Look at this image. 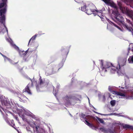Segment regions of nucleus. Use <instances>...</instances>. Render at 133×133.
Masks as SVG:
<instances>
[{"label":"nucleus","instance_id":"23","mask_svg":"<svg viewBox=\"0 0 133 133\" xmlns=\"http://www.w3.org/2000/svg\"><path fill=\"white\" fill-rule=\"evenodd\" d=\"M97 121H98L101 123L102 124H104V121L101 118L98 117H97Z\"/></svg>","mask_w":133,"mask_h":133},{"label":"nucleus","instance_id":"13","mask_svg":"<svg viewBox=\"0 0 133 133\" xmlns=\"http://www.w3.org/2000/svg\"><path fill=\"white\" fill-rule=\"evenodd\" d=\"M119 124L122 126L123 128L124 129H129L133 130V126H132L128 124L123 125V124H121V123Z\"/></svg>","mask_w":133,"mask_h":133},{"label":"nucleus","instance_id":"25","mask_svg":"<svg viewBox=\"0 0 133 133\" xmlns=\"http://www.w3.org/2000/svg\"><path fill=\"white\" fill-rule=\"evenodd\" d=\"M115 103L116 101L115 100H111L110 101L111 104L112 106H114L115 105Z\"/></svg>","mask_w":133,"mask_h":133},{"label":"nucleus","instance_id":"9","mask_svg":"<svg viewBox=\"0 0 133 133\" xmlns=\"http://www.w3.org/2000/svg\"><path fill=\"white\" fill-rule=\"evenodd\" d=\"M45 83L44 80H43L41 78V77L39 79V81L38 83V84L37 85H36V88L37 90H39V87H42L43 85H44Z\"/></svg>","mask_w":133,"mask_h":133},{"label":"nucleus","instance_id":"38","mask_svg":"<svg viewBox=\"0 0 133 133\" xmlns=\"http://www.w3.org/2000/svg\"><path fill=\"white\" fill-rule=\"evenodd\" d=\"M1 103L3 105H5V103H4L3 101H2Z\"/></svg>","mask_w":133,"mask_h":133},{"label":"nucleus","instance_id":"39","mask_svg":"<svg viewBox=\"0 0 133 133\" xmlns=\"http://www.w3.org/2000/svg\"><path fill=\"white\" fill-rule=\"evenodd\" d=\"M97 14H102L101 12H102V11H101L100 12H98V11H97Z\"/></svg>","mask_w":133,"mask_h":133},{"label":"nucleus","instance_id":"35","mask_svg":"<svg viewBox=\"0 0 133 133\" xmlns=\"http://www.w3.org/2000/svg\"><path fill=\"white\" fill-rule=\"evenodd\" d=\"M5 120L6 121V122L8 123L9 124L10 122H9V121L8 120V119L7 118H6L5 119Z\"/></svg>","mask_w":133,"mask_h":133},{"label":"nucleus","instance_id":"22","mask_svg":"<svg viewBox=\"0 0 133 133\" xmlns=\"http://www.w3.org/2000/svg\"><path fill=\"white\" fill-rule=\"evenodd\" d=\"M129 63H133V56L130 57L128 59Z\"/></svg>","mask_w":133,"mask_h":133},{"label":"nucleus","instance_id":"5","mask_svg":"<svg viewBox=\"0 0 133 133\" xmlns=\"http://www.w3.org/2000/svg\"><path fill=\"white\" fill-rule=\"evenodd\" d=\"M106 4L110 6L111 7L114 8L116 10H117V7L116 5L113 2H110V0H102Z\"/></svg>","mask_w":133,"mask_h":133},{"label":"nucleus","instance_id":"42","mask_svg":"<svg viewBox=\"0 0 133 133\" xmlns=\"http://www.w3.org/2000/svg\"><path fill=\"white\" fill-rule=\"evenodd\" d=\"M121 88H122L123 89H124L125 88L124 87H122Z\"/></svg>","mask_w":133,"mask_h":133},{"label":"nucleus","instance_id":"15","mask_svg":"<svg viewBox=\"0 0 133 133\" xmlns=\"http://www.w3.org/2000/svg\"><path fill=\"white\" fill-rule=\"evenodd\" d=\"M112 68H111L110 71L112 72H114L117 71V70L118 71H119L120 72V69H119L118 68V67H115L114 66H112Z\"/></svg>","mask_w":133,"mask_h":133},{"label":"nucleus","instance_id":"1","mask_svg":"<svg viewBox=\"0 0 133 133\" xmlns=\"http://www.w3.org/2000/svg\"><path fill=\"white\" fill-rule=\"evenodd\" d=\"M119 9L123 13H126L133 20V11L129 10L128 8L122 6L121 3L119 2L118 3Z\"/></svg>","mask_w":133,"mask_h":133},{"label":"nucleus","instance_id":"8","mask_svg":"<svg viewBox=\"0 0 133 133\" xmlns=\"http://www.w3.org/2000/svg\"><path fill=\"white\" fill-rule=\"evenodd\" d=\"M87 9L85 12L88 15L91 14L93 12H95V10L92 9V6L91 5L87 6Z\"/></svg>","mask_w":133,"mask_h":133},{"label":"nucleus","instance_id":"37","mask_svg":"<svg viewBox=\"0 0 133 133\" xmlns=\"http://www.w3.org/2000/svg\"><path fill=\"white\" fill-rule=\"evenodd\" d=\"M35 125V124H32V125L30 124V125H31V127H32V128H33L34 129V127H35L34 125Z\"/></svg>","mask_w":133,"mask_h":133},{"label":"nucleus","instance_id":"34","mask_svg":"<svg viewBox=\"0 0 133 133\" xmlns=\"http://www.w3.org/2000/svg\"><path fill=\"white\" fill-rule=\"evenodd\" d=\"M108 89H109V91H110L111 92H113V94H114V92H113V91H112V90L111 89V88H110V87H109V88Z\"/></svg>","mask_w":133,"mask_h":133},{"label":"nucleus","instance_id":"27","mask_svg":"<svg viewBox=\"0 0 133 133\" xmlns=\"http://www.w3.org/2000/svg\"><path fill=\"white\" fill-rule=\"evenodd\" d=\"M111 23L115 27H117V28L119 29V30H121L120 28V27L118 26V25L115 24L114 23L112 22H111Z\"/></svg>","mask_w":133,"mask_h":133},{"label":"nucleus","instance_id":"29","mask_svg":"<svg viewBox=\"0 0 133 133\" xmlns=\"http://www.w3.org/2000/svg\"><path fill=\"white\" fill-rule=\"evenodd\" d=\"M99 129L100 130H102V131L103 132H105L106 131L105 129L104 128H100Z\"/></svg>","mask_w":133,"mask_h":133},{"label":"nucleus","instance_id":"28","mask_svg":"<svg viewBox=\"0 0 133 133\" xmlns=\"http://www.w3.org/2000/svg\"><path fill=\"white\" fill-rule=\"evenodd\" d=\"M15 49L17 50V51L19 52V51H20L21 50H19V48L17 46H15Z\"/></svg>","mask_w":133,"mask_h":133},{"label":"nucleus","instance_id":"40","mask_svg":"<svg viewBox=\"0 0 133 133\" xmlns=\"http://www.w3.org/2000/svg\"><path fill=\"white\" fill-rule=\"evenodd\" d=\"M29 79H30V81H31V84L32 85V79L30 78H29Z\"/></svg>","mask_w":133,"mask_h":133},{"label":"nucleus","instance_id":"43","mask_svg":"<svg viewBox=\"0 0 133 133\" xmlns=\"http://www.w3.org/2000/svg\"><path fill=\"white\" fill-rule=\"evenodd\" d=\"M17 118H18L17 117L16 118V119H17Z\"/></svg>","mask_w":133,"mask_h":133},{"label":"nucleus","instance_id":"3","mask_svg":"<svg viewBox=\"0 0 133 133\" xmlns=\"http://www.w3.org/2000/svg\"><path fill=\"white\" fill-rule=\"evenodd\" d=\"M112 14L115 15V18L116 19V21L122 23L123 20V17L120 14L117 10L116 11H113Z\"/></svg>","mask_w":133,"mask_h":133},{"label":"nucleus","instance_id":"32","mask_svg":"<svg viewBox=\"0 0 133 133\" xmlns=\"http://www.w3.org/2000/svg\"><path fill=\"white\" fill-rule=\"evenodd\" d=\"M63 65V63L62 62L61 63H60L59 64V66H62Z\"/></svg>","mask_w":133,"mask_h":133},{"label":"nucleus","instance_id":"44","mask_svg":"<svg viewBox=\"0 0 133 133\" xmlns=\"http://www.w3.org/2000/svg\"><path fill=\"white\" fill-rule=\"evenodd\" d=\"M85 119H87L86 118H85Z\"/></svg>","mask_w":133,"mask_h":133},{"label":"nucleus","instance_id":"10","mask_svg":"<svg viewBox=\"0 0 133 133\" xmlns=\"http://www.w3.org/2000/svg\"><path fill=\"white\" fill-rule=\"evenodd\" d=\"M85 124L87 125L89 127L91 128L92 129L95 130H96L97 129V128L96 126H95L92 124L89 123L86 120H85Z\"/></svg>","mask_w":133,"mask_h":133},{"label":"nucleus","instance_id":"7","mask_svg":"<svg viewBox=\"0 0 133 133\" xmlns=\"http://www.w3.org/2000/svg\"><path fill=\"white\" fill-rule=\"evenodd\" d=\"M61 51H62V55L63 57H64L65 58L64 60V59H63V60L64 62L65 60V58L67 57V56L69 52L68 50V49L66 48L65 49L64 48H62L61 49Z\"/></svg>","mask_w":133,"mask_h":133},{"label":"nucleus","instance_id":"30","mask_svg":"<svg viewBox=\"0 0 133 133\" xmlns=\"http://www.w3.org/2000/svg\"><path fill=\"white\" fill-rule=\"evenodd\" d=\"M81 117L83 118H84V117L85 116V114H83V113H82L81 115Z\"/></svg>","mask_w":133,"mask_h":133},{"label":"nucleus","instance_id":"21","mask_svg":"<svg viewBox=\"0 0 133 133\" xmlns=\"http://www.w3.org/2000/svg\"><path fill=\"white\" fill-rule=\"evenodd\" d=\"M26 115L32 118H33L35 116L31 112H26Z\"/></svg>","mask_w":133,"mask_h":133},{"label":"nucleus","instance_id":"19","mask_svg":"<svg viewBox=\"0 0 133 133\" xmlns=\"http://www.w3.org/2000/svg\"><path fill=\"white\" fill-rule=\"evenodd\" d=\"M3 3H0V8L3 7L4 5H6V2L7 0H2Z\"/></svg>","mask_w":133,"mask_h":133},{"label":"nucleus","instance_id":"24","mask_svg":"<svg viewBox=\"0 0 133 133\" xmlns=\"http://www.w3.org/2000/svg\"><path fill=\"white\" fill-rule=\"evenodd\" d=\"M87 9V6L86 5H84V6H82L81 10L82 11H86Z\"/></svg>","mask_w":133,"mask_h":133},{"label":"nucleus","instance_id":"14","mask_svg":"<svg viewBox=\"0 0 133 133\" xmlns=\"http://www.w3.org/2000/svg\"><path fill=\"white\" fill-rule=\"evenodd\" d=\"M35 130L37 133H41L43 131V129L40 128L39 126H36Z\"/></svg>","mask_w":133,"mask_h":133},{"label":"nucleus","instance_id":"6","mask_svg":"<svg viewBox=\"0 0 133 133\" xmlns=\"http://www.w3.org/2000/svg\"><path fill=\"white\" fill-rule=\"evenodd\" d=\"M101 65L103 69L108 68L113 66V65L110 63L105 62L104 64L103 62V61L101 60Z\"/></svg>","mask_w":133,"mask_h":133},{"label":"nucleus","instance_id":"45","mask_svg":"<svg viewBox=\"0 0 133 133\" xmlns=\"http://www.w3.org/2000/svg\"><path fill=\"white\" fill-rule=\"evenodd\" d=\"M126 87V88H126V89H127V88Z\"/></svg>","mask_w":133,"mask_h":133},{"label":"nucleus","instance_id":"41","mask_svg":"<svg viewBox=\"0 0 133 133\" xmlns=\"http://www.w3.org/2000/svg\"><path fill=\"white\" fill-rule=\"evenodd\" d=\"M1 54L2 55L3 57H5V56L4 55H3V54H1Z\"/></svg>","mask_w":133,"mask_h":133},{"label":"nucleus","instance_id":"11","mask_svg":"<svg viewBox=\"0 0 133 133\" xmlns=\"http://www.w3.org/2000/svg\"><path fill=\"white\" fill-rule=\"evenodd\" d=\"M126 62L124 59H121L118 62V68L120 69L121 67L123 66L125 64Z\"/></svg>","mask_w":133,"mask_h":133},{"label":"nucleus","instance_id":"4","mask_svg":"<svg viewBox=\"0 0 133 133\" xmlns=\"http://www.w3.org/2000/svg\"><path fill=\"white\" fill-rule=\"evenodd\" d=\"M6 11V8L5 7L3 9L0 10V15L1 16L0 17V22L2 24L5 20V17L4 15L2 16L3 14H4Z\"/></svg>","mask_w":133,"mask_h":133},{"label":"nucleus","instance_id":"12","mask_svg":"<svg viewBox=\"0 0 133 133\" xmlns=\"http://www.w3.org/2000/svg\"><path fill=\"white\" fill-rule=\"evenodd\" d=\"M29 84H28L26 86L25 88L23 90V92H27L29 94L31 95L32 94V93L29 88Z\"/></svg>","mask_w":133,"mask_h":133},{"label":"nucleus","instance_id":"18","mask_svg":"<svg viewBox=\"0 0 133 133\" xmlns=\"http://www.w3.org/2000/svg\"><path fill=\"white\" fill-rule=\"evenodd\" d=\"M113 92H114L115 94H117L118 95L120 96L121 97H124L126 96L124 94L122 93L121 92H119L114 91H113Z\"/></svg>","mask_w":133,"mask_h":133},{"label":"nucleus","instance_id":"31","mask_svg":"<svg viewBox=\"0 0 133 133\" xmlns=\"http://www.w3.org/2000/svg\"><path fill=\"white\" fill-rule=\"evenodd\" d=\"M126 20H127V21L128 23L129 24H131L130 21V20L128 19H126Z\"/></svg>","mask_w":133,"mask_h":133},{"label":"nucleus","instance_id":"17","mask_svg":"<svg viewBox=\"0 0 133 133\" xmlns=\"http://www.w3.org/2000/svg\"><path fill=\"white\" fill-rule=\"evenodd\" d=\"M37 35H35L31 37L29 41V44H31L32 43L34 42V41L36 38Z\"/></svg>","mask_w":133,"mask_h":133},{"label":"nucleus","instance_id":"20","mask_svg":"<svg viewBox=\"0 0 133 133\" xmlns=\"http://www.w3.org/2000/svg\"><path fill=\"white\" fill-rule=\"evenodd\" d=\"M9 124L11 125L13 128H14V129H16L17 127L15 125V123L14 122L13 120H11Z\"/></svg>","mask_w":133,"mask_h":133},{"label":"nucleus","instance_id":"26","mask_svg":"<svg viewBox=\"0 0 133 133\" xmlns=\"http://www.w3.org/2000/svg\"><path fill=\"white\" fill-rule=\"evenodd\" d=\"M124 1L125 2L133 4V0H124Z\"/></svg>","mask_w":133,"mask_h":133},{"label":"nucleus","instance_id":"16","mask_svg":"<svg viewBox=\"0 0 133 133\" xmlns=\"http://www.w3.org/2000/svg\"><path fill=\"white\" fill-rule=\"evenodd\" d=\"M28 50H26L25 51H22L20 50L19 51V54L21 56H25L27 53L28 52Z\"/></svg>","mask_w":133,"mask_h":133},{"label":"nucleus","instance_id":"33","mask_svg":"<svg viewBox=\"0 0 133 133\" xmlns=\"http://www.w3.org/2000/svg\"><path fill=\"white\" fill-rule=\"evenodd\" d=\"M45 74L46 76H49L51 75V74H49L47 72H46Z\"/></svg>","mask_w":133,"mask_h":133},{"label":"nucleus","instance_id":"2","mask_svg":"<svg viewBox=\"0 0 133 133\" xmlns=\"http://www.w3.org/2000/svg\"><path fill=\"white\" fill-rule=\"evenodd\" d=\"M81 96L79 95H76L75 96H72L70 95L68 96L66 95V96L64 97V98L65 100L66 103L68 104H70V100L71 99L74 100L78 101L79 99L78 98H81Z\"/></svg>","mask_w":133,"mask_h":133},{"label":"nucleus","instance_id":"36","mask_svg":"<svg viewBox=\"0 0 133 133\" xmlns=\"http://www.w3.org/2000/svg\"><path fill=\"white\" fill-rule=\"evenodd\" d=\"M9 61H10V62L11 63H12V64H16L17 63H17H14H14H12V61L11 60V59H9Z\"/></svg>","mask_w":133,"mask_h":133}]
</instances>
